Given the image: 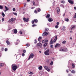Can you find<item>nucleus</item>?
Instances as JSON below:
<instances>
[{
    "instance_id": "f257e3e1",
    "label": "nucleus",
    "mask_w": 76,
    "mask_h": 76,
    "mask_svg": "<svg viewBox=\"0 0 76 76\" xmlns=\"http://www.w3.org/2000/svg\"><path fill=\"white\" fill-rule=\"evenodd\" d=\"M12 69H13V70L14 71H15L16 69H18V66H17L15 64H12Z\"/></svg>"
},
{
    "instance_id": "f03ea898",
    "label": "nucleus",
    "mask_w": 76,
    "mask_h": 76,
    "mask_svg": "<svg viewBox=\"0 0 76 76\" xmlns=\"http://www.w3.org/2000/svg\"><path fill=\"white\" fill-rule=\"evenodd\" d=\"M15 18H12L10 20V22L12 23H15Z\"/></svg>"
},
{
    "instance_id": "7ed1b4c3",
    "label": "nucleus",
    "mask_w": 76,
    "mask_h": 76,
    "mask_svg": "<svg viewBox=\"0 0 76 76\" xmlns=\"http://www.w3.org/2000/svg\"><path fill=\"white\" fill-rule=\"evenodd\" d=\"M34 57V53H31L29 56V57L28 58V60H30L31 58H32Z\"/></svg>"
},
{
    "instance_id": "20e7f679",
    "label": "nucleus",
    "mask_w": 76,
    "mask_h": 76,
    "mask_svg": "<svg viewBox=\"0 0 76 76\" xmlns=\"http://www.w3.org/2000/svg\"><path fill=\"white\" fill-rule=\"evenodd\" d=\"M49 51H50V50L48 49L46 51L44 52V54L45 55H46L47 56H48L49 55Z\"/></svg>"
},
{
    "instance_id": "39448f33",
    "label": "nucleus",
    "mask_w": 76,
    "mask_h": 76,
    "mask_svg": "<svg viewBox=\"0 0 76 76\" xmlns=\"http://www.w3.org/2000/svg\"><path fill=\"white\" fill-rule=\"evenodd\" d=\"M29 18H25L24 17L23 18V20L24 22H28L29 21Z\"/></svg>"
},
{
    "instance_id": "423d86ee",
    "label": "nucleus",
    "mask_w": 76,
    "mask_h": 76,
    "mask_svg": "<svg viewBox=\"0 0 76 76\" xmlns=\"http://www.w3.org/2000/svg\"><path fill=\"white\" fill-rule=\"evenodd\" d=\"M48 34V33L47 32H44L42 34V35L43 37H45V36H47V35Z\"/></svg>"
},
{
    "instance_id": "0eeeda50",
    "label": "nucleus",
    "mask_w": 76,
    "mask_h": 76,
    "mask_svg": "<svg viewBox=\"0 0 76 76\" xmlns=\"http://www.w3.org/2000/svg\"><path fill=\"white\" fill-rule=\"evenodd\" d=\"M68 2L71 4H74V3L72 0H68Z\"/></svg>"
},
{
    "instance_id": "6e6552de",
    "label": "nucleus",
    "mask_w": 76,
    "mask_h": 76,
    "mask_svg": "<svg viewBox=\"0 0 76 76\" xmlns=\"http://www.w3.org/2000/svg\"><path fill=\"white\" fill-rule=\"evenodd\" d=\"M20 42V40H19V39H17V41L15 42V45H18V44Z\"/></svg>"
},
{
    "instance_id": "1a4fd4ad",
    "label": "nucleus",
    "mask_w": 76,
    "mask_h": 76,
    "mask_svg": "<svg viewBox=\"0 0 76 76\" xmlns=\"http://www.w3.org/2000/svg\"><path fill=\"white\" fill-rule=\"evenodd\" d=\"M56 9L57 11V13L58 14H59V13L60 11V8H59L58 7H57Z\"/></svg>"
},
{
    "instance_id": "9d476101",
    "label": "nucleus",
    "mask_w": 76,
    "mask_h": 76,
    "mask_svg": "<svg viewBox=\"0 0 76 76\" xmlns=\"http://www.w3.org/2000/svg\"><path fill=\"white\" fill-rule=\"evenodd\" d=\"M61 51H67V49L66 48L65 49H62L60 50Z\"/></svg>"
},
{
    "instance_id": "9b49d317",
    "label": "nucleus",
    "mask_w": 76,
    "mask_h": 76,
    "mask_svg": "<svg viewBox=\"0 0 76 76\" xmlns=\"http://www.w3.org/2000/svg\"><path fill=\"white\" fill-rule=\"evenodd\" d=\"M3 66H4V64L3 63L0 64V68L3 67Z\"/></svg>"
},
{
    "instance_id": "f8f14e48",
    "label": "nucleus",
    "mask_w": 76,
    "mask_h": 76,
    "mask_svg": "<svg viewBox=\"0 0 76 76\" xmlns=\"http://www.w3.org/2000/svg\"><path fill=\"white\" fill-rule=\"evenodd\" d=\"M48 21L49 22H53V20L51 18H49L48 19Z\"/></svg>"
},
{
    "instance_id": "ddd939ff",
    "label": "nucleus",
    "mask_w": 76,
    "mask_h": 76,
    "mask_svg": "<svg viewBox=\"0 0 76 76\" xmlns=\"http://www.w3.org/2000/svg\"><path fill=\"white\" fill-rule=\"evenodd\" d=\"M57 36H55V38L53 42H55L56 41H57Z\"/></svg>"
},
{
    "instance_id": "4468645a",
    "label": "nucleus",
    "mask_w": 76,
    "mask_h": 76,
    "mask_svg": "<svg viewBox=\"0 0 76 76\" xmlns=\"http://www.w3.org/2000/svg\"><path fill=\"white\" fill-rule=\"evenodd\" d=\"M38 69L39 70H41L42 69V66H40L38 67Z\"/></svg>"
},
{
    "instance_id": "2eb2a0df",
    "label": "nucleus",
    "mask_w": 76,
    "mask_h": 76,
    "mask_svg": "<svg viewBox=\"0 0 76 76\" xmlns=\"http://www.w3.org/2000/svg\"><path fill=\"white\" fill-rule=\"evenodd\" d=\"M60 44H59L58 43L56 44V45L55 46V47H60Z\"/></svg>"
},
{
    "instance_id": "dca6fc26",
    "label": "nucleus",
    "mask_w": 76,
    "mask_h": 76,
    "mask_svg": "<svg viewBox=\"0 0 76 76\" xmlns=\"http://www.w3.org/2000/svg\"><path fill=\"white\" fill-rule=\"evenodd\" d=\"M46 18H50V15L49 14H48L46 16Z\"/></svg>"
},
{
    "instance_id": "f3484780",
    "label": "nucleus",
    "mask_w": 76,
    "mask_h": 76,
    "mask_svg": "<svg viewBox=\"0 0 76 76\" xmlns=\"http://www.w3.org/2000/svg\"><path fill=\"white\" fill-rule=\"evenodd\" d=\"M37 45L38 46V47H42V44H41V43H38L37 44Z\"/></svg>"
},
{
    "instance_id": "a211bd4d",
    "label": "nucleus",
    "mask_w": 76,
    "mask_h": 76,
    "mask_svg": "<svg viewBox=\"0 0 76 76\" xmlns=\"http://www.w3.org/2000/svg\"><path fill=\"white\" fill-rule=\"evenodd\" d=\"M14 32L15 34H17V33L18 32V31H17V30L16 29H15L14 30Z\"/></svg>"
},
{
    "instance_id": "6ab92c4d",
    "label": "nucleus",
    "mask_w": 76,
    "mask_h": 76,
    "mask_svg": "<svg viewBox=\"0 0 76 76\" xmlns=\"http://www.w3.org/2000/svg\"><path fill=\"white\" fill-rule=\"evenodd\" d=\"M76 28V26L74 25L72 27V28H71V30H72L73 29H75Z\"/></svg>"
},
{
    "instance_id": "aec40b11",
    "label": "nucleus",
    "mask_w": 76,
    "mask_h": 76,
    "mask_svg": "<svg viewBox=\"0 0 76 76\" xmlns=\"http://www.w3.org/2000/svg\"><path fill=\"white\" fill-rule=\"evenodd\" d=\"M6 42L7 43V45H9L10 44V42H9V41L8 40L6 41Z\"/></svg>"
},
{
    "instance_id": "412c9836",
    "label": "nucleus",
    "mask_w": 76,
    "mask_h": 76,
    "mask_svg": "<svg viewBox=\"0 0 76 76\" xmlns=\"http://www.w3.org/2000/svg\"><path fill=\"white\" fill-rule=\"evenodd\" d=\"M75 64H72V68L73 69H74L75 67Z\"/></svg>"
},
{
    "instance_id": "4be33fe9",
    "label": "nucleus",
    "mask_w": 76,
    "mask_h": 76,
    "mask_svg": "<svg viewBox=\"0 0 76 76\" xmlns=\"http://www.w3.org/2000/svg\"><path fill=\"white\" fill-rule=\"evenodd\" d=\"M41 39H42V37H39L38 38V41L40 42V41H41Z\"/></svg>"
},
{
    "instance_id": "5701e85b",
    "label": "nucleus",
    "mask_w": 76,
    "mask_h": 76,
    "mask_svg": "<svg viewBox=\"0 0 76 76\" xmlns=\"http://www.w3.org/2000/svg\"><path fill=\"white\" fill-rule=\"evenodd\" d=\"M34 21L35 23H37V22H38V20L37 19H35L34 20Z\"/></svg>"
},
{
    "instance_id": "b1692460",
    "label": "nucleus",
    "mask_w": 76,
    "mask_h": 76,
    "mask_svg": "<svg viewBox=\"0 0 76 76\" xmlns=\"http://www.w3.org/2000/svg\"><path fill=\"white\" fill-rule=\"evenodd\" d=\"M48 45V43H46L45 44H44L43 46L44 47H46L47 45Z\"/></svg>"
},
{
    "instance_id": "393cba45",
    "label": "nucleus",
    "mask_w": 76,
    "mask_h": 76,
    "mask_svg": "<svg viewBox=\"0 0 76 76\" xmlns=\"http://www.w3.org/2000/svg\"><path fill=\"white\" fill-rule=\"evenodd\" d=\"M5 7V10H9V9L8 7H7L6 6Z\"/></svg>"
},
{
    "instance_id": "a878e982",
    "label": "nucleus",
    "mask_w": 76,
    "mask_h": 76,
    "mask_svg": "<svg viewBox=\"0 0 76 76\" xmlns=\"http://www.w3.org/2000/svg\"><path fill=\"white\" fill-rule=\"evenodd\" d=\"M50 44H53V39H51V40L50 41Z\"/></svg>"
},
{
    "instance_id": "bb28decb",
    "label": "nucleus",
    "mask_w": 76,
    "mask_h": 76,
    "mask_svg": "<svg viewBox=\"0 0 76 76\" xmlns=\"http://www.w3.org/2000/svg\"><path fill=\"white\" fill-rule=\"evenodd\" d=\"M65 20L66 22H68V21H69V19H68V18H65Z\"/></svg>"
},
{
    "instance_id": "cd10ccee",
    "label": "nucleus",
    "mask_w": 76,
    "mask_h": 76,
    "mask_svg": "<svg viewBox=\"0 0 76 76\" xmlns=\"http://www.w3.org/2000/svg\"><path fill=\"white\" fill-rule=\"evenodd\" d=\"M29 74H30V75H33L34 74V73H33L31 72H28Z\"/></svg>"
},
{
    "instance_id": "c85d7f7f",
    "label": "nucleus",
    "mask_w": 76,
    "mask_h": 76,
    "mask_svg": "<svg viewBox=\"0 0 76 76\" xmlns=\"http://www.w3.org/2000/svg\"><path fill=\"white\" fill-rule=\"evenodd\" d=\"M0 9H3V7L1 5H0Z\"/></svg>"
},
{
    "instance_id": "c756f323",
    "label": "nucleus",
    "mask_w": 76,
    "mask_h": 76,
    "mask_svg": "<svg viewBox=\"0 0 76 76\" xmlns=\"http://www.w3.org/2000/svg\"><path fill=\"white\" fill-rule=\"evenodd\" d=\"M13 14H14L15 15V16H17L18 15V14H17V13L16 12H13Z\"/></svg>"
},
{
    "instance_id": "7c9ffc66",
    "label": "nucleus",
    "mask_w": 76,
    "mask_h": 76,
    "mask_svg": "<svg viewBox=\"0 0 76 76\" xmlns=\"http://www.w3.org/2000/svg\"><path fill=\"white\" fill-rule=\"evenodd\" d=\"M46 70H47L48 72H50V69L48 68H46Z\"/></svg>"
},
{
    "instance_id": "2f4dec72",
    "label": "nucleus",
    "mask_w": 76,
    "mask_h": 76,
    "mask_svg": "<svg viewBox=\"0 0 76 76\" xmlns=\"http://www.w3.org/2000/svg\"><path fill=\"white\" fill-rule=\"evenodd\" d=\"M66 41H64L62 42V44H66Z\"/></svg>"
},
{
    "instance_id": "473e14b6",
    "label": "nucleus",
    "mask_w": 76,
    "mask_h": 76,
    "mask_svg": "<svg viewBox=\"0 0 76 76\" xmlns=\"http://www.w3.org/2000/svg\"><path fill=\"white\" fill-rule=\"evenodd\" d=\"M58 28V26L56 25L55 26V28H56V29H57Z\"/></svg>"
},
{
    "instance_id": "72a5a7b5",
    "label": "nucleus",
    "mask_w": 76,
    "mask_h": 76,
    "mask_svg": "<svg viewBox=\"0 0 76 76\" xmlns=\"http://www.w3.org/2000/svg\"><path fill=\"white\" fill-rule=\"evenodd\" d=\"M61 2V3H65V1L64 0H63Z\"/></svg>"
},
{
    "instance_id": "f704fd0d",
    "label": "nucleus",
    "mask_w": 76,
    "mask_h": 76,
    "mask_svg": "<svg viewBox=\"0 0 76 76\" xmlns=\"http://www.w3.org/2000/svg\"><path fill=\"white\" fill-rule=\"evenodd\" d=\"M37 11L38 12H40L41 11V9L40 8H38L37 9Z\"/></svg>"
},
{
    "instance_id": "c9c22d12",
    "label": "nucleus",
    "mask_w": 76,
    "mask_h": 76,
    "mask_svg": "<svg viewBox=\"0 0 76 76\" xmlns=\"http://www.w3.org/2000/svg\"><path fill=\"white\" fill-rule=\"evenodd\" d=\"M2 16H3V17H4V16H5V15L4 14V13L3 12H2Z\"/></svg>"
},
{
    "instance_id": "e433bc0d",
    "label": "nucleus",
    "mask_w": 76,
    "mask_h": 76,
    "mask_svg": "<svg viewBox=\"0 0 76 76\" xmlns=\"http://www.w3.org/2000/svg\"><path fill=\"white\" fill-rule=\"evenodd\" d=\"M50 65H53V61H51V63L50 64Z\"/></svg>"
},
{
    "instance_id": "4c0bfd02",
    "label": "nucleus",
    "mask_w": 76,
    "mask_h": 76,
    "mask_svg": "<svg viewBox=\"0 0 76 76\" xmlns=\"http://www.w3.org/2000/svg\"><path fill=\"white\" fill-rule=\"evenodd\" d=\"M26 45L27 47H29L30 45H29V44L28 43L26 44Z\"/></svg>"
},
{
    "instance_id": "58836bf2",
    "label": "nucleus",
    "mask_w": 76,
    "mask_h": 76,
    "mask_svg": "<svg viewBox=\"0 0 76 76\" xmlns=\"http://www.w3.org/2000/svg\"><path fill=\"white\" fill-rule=\"evenodd\" d=\"M71 73H75V71L73 70L71 71Z\"/></svg>"
},
{
    "instance_id": "ea45409f",
    "label": "nucleus",
    "mask_w": 76,
    "mask_h": 76,
    "mask_svg": "<svg viewBox=\"0 0 76 76\" xmlns=\"http://www.w3.org/2000/svg\"><path fill=\"white\" fill-rule=\"evenodd\" d=\"M45 31H48L49 30V29L48 28H45Z\"/></svg>"
},
{
    "instance_id": "a19ab883",
    "label": "nucleus",
    "mask_w": 76,
    "mask_h": 76,
    "mask_svg": "<svg viewBox=\"0 0 76 76\" xmlns=\"http://www.w3.org/2000/svg\"><path fill=\"white\" fill-rule=\"evenodd\" d=\"M74 18H76V13H75L74 16Z\"/></svg>"
},
{
    "instance_id": "79ce46f5",
    "label": "nucleus",
    "mask_w": 76,
    "mask_h": 76,
    "mask_svg": "<svg viewBox=\"0 0 76 76\" xmlns=\"http://www.w3.org/2000/svg\"><path fill=\"white\" fill-rule=\"evenodd\" d=\"M45 42H48V40L47 39H45Z\"/></svg>"
},
{
    "instance_id": "37998d69",
    "label": "nucleus",
    "mask_w": 76,
    "mask_h": 76,
    "mask_svg": "<svg viewBox=\"0 0 76 76\" xmlns=\"http://www.w3.org/2000/svg\"><path fill=\"white\" fill-rule=\"evenodd\" d=\"M12 10H13V11H16V9H15V8H13L12 9Z\"/></svg>"
},
{
    "instance_id": "c03bdc74",
    "label": "nucleus",
    "mask_w": 76,
    "mask_h": 76,
    "mask_svg": "<svg viewBox=\"0 0 76 76\" xmlns=\"http://www.w3.org/2000/svg\"><path fill=\"white\" fill-rule=\"evenodd\" d=\"M34 20H33L32 21H31V23H32V24H34Z\"/></svg>"
},
{
    "instance_id": "a18cd8bd",
    "label": "nucleus",
    "mask_w": 76,
    "mask_h": 76,
    "mask_svg": "<svg viewBox=\"0 0 76 76\" xmlns=\"http://www.w3.org/2000/svg\"><path fill=\"white\" fill-rule=\"evenodd\" d=\"M26 50H23V53H26Z\"/></svg>"
},
{
    "instance_id": "49530a36",
    "label": "nucleus",
    "mask_w": 76,
    "mask_h": 76,
    "mask_svg": "<svg viewBox=\"0 0 76 76\" xmlns=\"http://www.w3.org/2000/svg\"><path fill=\"white\" fill-rule=\"evenodd\" d=\"M59 24H60V22H58L56 23V25H59Z\"/></svg>"
},
{
    "instance_id": "de8ad7c7",
    "label": "nucleus",
    "mask_w": 76,
    "mask_h": 76,
    "mask_svg": "<svg viewBox=\"0 0 76 76\" xmlns=\"http://www.w3.org/2000/svg\"><path fill=\"white\" fill-rule=\"evenodd\" d=\"M37 41H36V39H35V40L34 43L35 44H37Z\"/></svg>"
},
{
    "instance_id": "09e8293b",
    "label": "nucleus",
    "mask_w": 76,
    "mask_h": 76,
    "mask_svg": "<svg viewBox=\"0 0 76 76\" xmlns=\"http://www.w3.org/2000/svg\"><path fill=\"white\" fill-rule=\"evenodd\" d=\"M34 12L35 13H37V10H35L34 11Z\"/></svg>"
},
{
    "instance_id": "8fccbe9b",
    "label": "nucleus",
    "mask_w": 76,
    "mask_h": 76,
    "mask_svg": "<svg viewBox=\"0 0 76 76\" xmlns=\"http://www.w3.org/2000/svg\"><path fill=\"white\" fill-rule=\"evenodd\" d=\"M42 43H44V42H45V40H42Z\"/></svg>"
},
{
    "instance_id": "3c124183",
    "label": "nucleus",
    "mask_w": 76,
    "mask_h": 76,
    "mask_svg": "<svg viewBox=\"0 0 76 76\" xmlns=\"http://www.w3.org/2000/svg\"><path fill=\"white\" fill-rule=\"evenodd\" d=\"M51 48H53V45H50Z\"/></svg>"
},
{
    "instance_id": "603ef678",
    "label": "nucleus",
    "mask_w": 76,
    "mask_h": 76,
    "mask_svg": "<svg viewBox=\"0 0 76 76\" xmlns=\"http://www.w3.org/2000/svg\"><path fill=\"white\" fill-rule=\"evenodd\" d=\"M4 50H5V51H7V49L6 48Z\"/></svg>"
},
{
    "instance_id": "864d4df0",
    "label": "nucleus",
    "mask_w": 76,
    "mask_h": 76,
    "mask_svg": "<svg viewBox=\"0 0 76 76\" xmlns=\"http://www.w3.org/2000/svg\"><path fill=\"white\" fill-rule=\"evenodd\" d=\"M35 24H34L32 25V27H34V26H35Z\"/></svg>"
},
{
    "instance_id": "5fc2aeb1",
    "label": "nucleus",
    "mask_w": 76,
    "mask_h": 76,
    "mask_svg": "<svg viewBox=\"0 0 76 76\" xmlns=\"http://www.w3.org/2000/svg\"><path fill=\"white\" fill-rule=\"evenodd\" d=\"M4 20V18H2V22H3Z\"/></svg>"
},
{
    "instance_id": "6e6d98bb",
    "label": "nucleus",
    "mask_w": 76,
    "mask_h": 76,
    "mask_svg": "<svg viewBox=\"0 0 76 76\" xmlns=\"http://www.w3.org/2000/svg\"><path fill=\"white\" fill-rule=\"evenodd\" d=\"M60 6H61V7H64V5H63V4H61L60 5Z\"/></svg>"
},
{
    "instance_id": "4d7b16f0",
    "label": "nucleus",
    "mask_w": 76,
    "mask_h": 76,
    "mask_svg": "<svg viewBox=\"0 0 76 76\" xmlns=\"http://www.w3.org/2000/svg\"><path fill=\"white\" fill-rule=\"evenodd\" d=\"M22 56H25V53H23L22 54Z\"/></svg>"
},
{
    "instance_id": "13d9d810",
    "label": "nucleus",
    "mask_w": 76,
    "mask_h": 76,
    "mask_svg": "<svg viewBox=\"0 0 76 76\" xmlns=\"http://www.w3.org/2000/svg\"><path fill=\"white\" fill-rule=\"evenodd\" d=\"M20 34L21 35V34H22V31H20Z\"/></svg>"
},
{
    "instance_id": "bf43d9fd",
    "label": "nucleus",
    "mask_w": 76,
    "mask_h": 76,
    "mask_svg": "<svg viewBox=\"0 0 76 76\" xmlns=\"http://www.w3.org/2000/svg\"><path fill=\"white\" fill-rule=\"evenodd\" d=\"M63 30H64V29H65V27H63L62 28Z\"/></svg>"
},
{
    "instance_id": "052dcab7",
    "label": "nucleus",
    "mask_w": 76,
    "mask_h": 76,
    "mask_svg": "<svg viewBox=\"0 0 76 76\" xmlns=\"http://www.w3.org/2000/svg\"><path fill=\"white\" fill-rule=\"evenodd\" d=\"M33 5L34 6H35V2H33Z\"/></svg>"
},
{
    "instance_id": "680f3d73",
    "label": "nucleus",
    "mask_w": 76,
    "mask_h": 76,
    "mask_svg": "<svg viewBox=\"0 0 76 76\" xmlns=\"http://www.w3.org/2000/svg\"><path fill=\"white\" fill-rule=\"evenodd\" d=\"M44 68L45 69H46H46H47V67H46V66H45L44 67Z\"/></svg>"
},
{
    "instance_id": "e2e57ef3",
    "label": "nucleus",
    "mask_w": 76,
    "mask_h": 76,
    "mask_svg": "<svg viewBox=\"0 0 76 76\" xmlns=\"http://www.w3.org/2000/svg\"><path fill=\"white\" fill-rule=\"evenodd\" d=\"M27 1H28V2H29L31 1V0H27Z\"/></svg>"
},
{
    "instance_id": "0e129e2a",
    "label": "nucleus",
    "mask_w": 76,
    "mask_h": 76,
    "mask_svg": "<svg viewBox=\"0 0 76 76\" xmlns=\"http://www.w3.org/2000/svg\"><path fill=\"white\" fill-rule=\"evenodd\" d=\"M68 76H71V75L70 74H68Z\"/></svg>"
},
{
    "instance_id": "69168bd1",
    "label": "nucleus",
    "mask_w": 76,
    "mask_h": 76,
    "mask_svg": "<svg viewBox=\"0 0 76 76\" xmlns=\"http://www.w3.org/2000/svg\"><path fill=\"white\" fill-rule=\"evenodd\" d=\"M74 9H75V10H76V7H74Z\"/></svg>"
},
{
    "instance_id": "338daca9",
    "label": "nucleus",
    "mask_w": 76,
    "mask_h": 76,
    "mask_svg": "<svg viewBox=\"0 0 76 76\" xmlns=\"http://www.w3.org/2000/svg\"><path fill=\"white\" fill-rule=\"evenodd\" d=\"M4 50V48H1V50Z\"/></svg>"
},
{
    "instance_id": "774afa93",
    "label": "nucleus",
    "mask_w": 76,
    "mask_h": 76,
    "mask_svg": "<svg viewBox=\"0 0 76 76\" xmlns=\"http://www.w3.org/2000/svg\"><path fill=\"white\" fill-rule=\"evenodd\" d=\"M66 71L67 73H68L69 72H68V70H66Z\"/></svg>"
}]
</instances>
